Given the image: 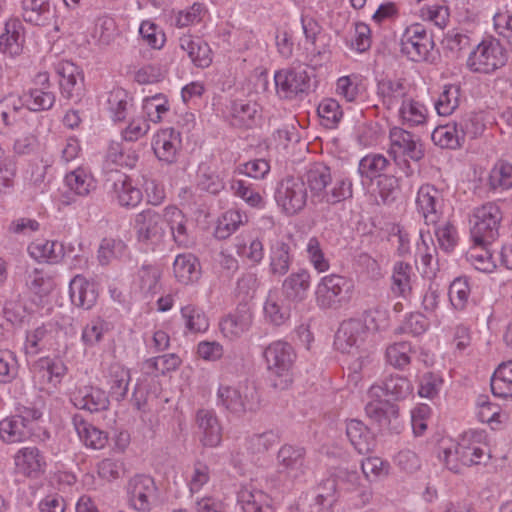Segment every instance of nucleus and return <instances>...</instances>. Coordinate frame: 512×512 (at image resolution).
Listing matches in <instances>:
<instances>
[{
	"mask_svg": "<svg viewBox=\"0 0 512 512\" xmlns=\"http://www.w3.org/2000/svg\"><path fill=\"white\" fill-rule=\"evenodd\" d=\"M413 268L410 264L398 262L395 264L392 275V289L395 293L405 295L411 290V275Z\"/></svg>",
	"mask_w": 512,
	"mask_h": 512,
	"instance_id": "55",
	"label": "nucleus"
},
{
	"mask_svg": "<svg viewBox=\"0 0 512 512\" xmlns=\"http://www.w3.org/2000/svg\"><path fill=\"white\" fill-rule=\"evenodd\" d=\"M28 253L35 260L58 262L62 257V245L55 241L37 240L28 246Z\"/></svg>",
	"mask_w": 512,
	"mask_h": 512,
	"instance_id": "45",
	"label": "nucleus"
},
{
	"mask_svg": "<svg viewBox=\"0 0 512 512\" xmlns=\"http://www.w3.org/2000/svg\"><path fill=\"white\" fill-rule=\"evenodd\" d=\"M180 363L181 360L179 356L174 353H170L146 360L144 363V369L146 373L158 372L160 374H165L176 370Z\"/></svg>",
	"mask_w": 512,
	"mask_h": 512,
	"instance_id": "54",
	"label": "nucleus"
},
{
	"mask_svg": "<svg viewBox=\"0 0 512 512\" xmlns=\"http://www.w3.org/2000/svg\"><path fill=\"white\" fill-rule=\"evenodd\" d=\"M130 372L119 365L110 368L109 394L116 401H122L128 392Z\"/></svg>",
	"mask_w": 512,
	"mask_h": 512,
	"instance_id": "47",
	"label": "nucleus"
},
{
	"mask_svg": "<svg viewBox=\"0 0 512 512\" xmlns=\"http://www.w3.org/2000/svg\"><path fill=\"white\" fill-rule=\"evenodd\" d=\"M367 337L366 326L360 319L343 321L336 333L335 346L339 351L353 355L358 354L357 360L352 364L355 372L361 370L365 362L368 361V350L361 349Z\"/></svg>",
	"mask_w": 512,
	"mask_h": 512,
	"instance_id": "4",
	"label": "nucleus"
},
{
	"mask_svg": "<svg viewBox=\"0 0 512 512\" xmlns=\"http://www.w3.org/2000/svg\"><path fill=\"white\" fill-rule=\"evenodd\" d=\"M173 272L180 283H192L200 277L199 261L191 253L180 254L173 263Z\"/></svg>",
	"mask_w": 512,
	"mask_h": 512,
	"instance_id": "35",
	"label": "nucleus"
},
{
	"mask_svg": "<svg viewBox=\"0 0 512 512\" xmlns=\"http://www.w3.org/2000/svg\"><path fill=\"white\" fill-rule=\"evenodd\" d=\"M346 435L359 454L371 452L375 446V439L369 428L361 421L352 419L346 426Z\"/></svg>",
	"mask_w": 512,
	"mask_h": 512,
	"instance_id": "32",
	"label": "nucleus"
},
{
	"mask_svg": "<svg viewBox=\"0 0 512 512\" xmlns=\"http://www.w3.org/2000/svg\"><path fill=\"white\" fill-rule=\"evenodd\" d=\"M26 286L34 294L48 295L54 288L52 276L42 268H33L26 272Z\"/></svg>",
	"mask_w": 512,
	"mask_h": 512,
	"instance_id": "46",
	"label": "nucleus"
},
{
	"mask_svg": "<svg viewBox=\"0 0 512 512\" xmlns=\"http://www.w3.org/2000/svg\"><path fill=\"white\" fill-rule=\"evenodd\" d=\"M71 399L75 407L92 413L106 410L109 406V398L105 391L93 386L79 388L72 394Z\"/></svg>",
	"mask_w": 512,
	"mask_h": 512,
	"instance_id": "27",
	"label": "nucleus"
},
{
	"mask_svg": "<svg viewBox=\"0 0 512 512\" xmlns=\"http://www.w3.org/2000/svg\"><path fill=\"white\" fill-rule=\"evenodd\" d=\"M181 140L179 133L174 129L159 131L153 140L152 147L156 157L167 164L176 162Z\"/></svg>",
	"mask_w": 512,
	"mask_h": 512,
	"instance_id": "23",
	"label": "nucleus"
},
{
	"mask_svg": "<svg viewBox=\"0 0 512 512\" xmlns=\"http://www.w3.org/2000/svg\"><path fill=\"white\" fill-rule=\"evenodd\" d=\"M416 206L425 223L427 225H435L441 215V192L433 185H422L417 192Z\"/></svg>",
	"mask_w": 512,
	"mask_h": 512,
	"instance_id": "18",
	"label": "nucleus"
},
{
	"mask_svg": "<svg viewBox=\"0 0 512 512\" xmlns=\"http://www.w3.org/2000/svg\"><path fill=\"white\" fill-rule=\"evenodd\" d=\"M68 189L77 196H87L96 188L93 177L82 168H77L65 176Z\"/></svg>",
	"mask_w": 512,
	"mask_h": 512,
	"instance_id": "41",
	"label": "nucleus"
},
{
	"mask_svg": "<svg viewBox=\"0 0 512 512\" xmlns=\"http://www.w3.org/2000/svg\"><path fill=\"white\" fill-rule=\"evenodd\" d=\"M482 434L466 432L461 440L455 444L442 446L439 458L452 472L459 473L463 466L478 465L490 457L485 444H481Z\"/></svg>",
	"mask_w": 512,
	"mask_h": 512,
	"instance_id": "3",
	"label": "nucleus"
},
{
	"mask_svg": "<svg viewBox=\"0 0 512 512\" xmlns=\"http://www.w3.org/2000/svg\"><path fill=\"white\" fill-rule=\"evenodd\" d=\"M502 213L499 207L488 202L475 208L471 219V237L477 244L493 243L499 236Z\"/></svg>",
	"mask_w": 512,
	"mask_h": 512,
	"instance_id": "8",
	"label": "nucleus"
},
{
	"mask_svg": "<svg viewBox=\"0 0 512 512\" xmlns=\"http://www.w3.org/2000/svg\"><path fill=\"white\" fill-rule=\"evenodd\" d=\"M196 424L201 433L200 441L206 447H216L222 441V426L211 409H199L196 413Z\"/></svg>",
	"mask_w": 512,
	"mask_h": 512,
	"instance_id": "20",
	"label": "nucleus"
},
{
	"mask_svg": "<svg viewBox=\"0 0 512 512\" xmlns=\"http://www.w3.org/2000/svg\"><path fill=\"white\" fill-rule=\"evenodd\" d=\"M35 84L39 87L30 88L20 96L22 105L29 111L49 110L55 103V94L52 91L47 73H38L35 77Z\"/></svg>",
	"mask_w": 512,
	"mask_h": 512,
	"instance_id": "15",
	"label": "nucleus"
},
{
	"mask_svg": "<svg viewBox=\"0 0 512 512\" xmlns=\"http://www.w3.org/2000/svg\"><path fill=\"white\" fill-rule=\"evenodd\" d=\"M179 42L181 49L187 52L189 58L197 67L205 68L211 64V49L203 40L192 36H183L179 39Z\"/></svg>",
	"mask_w": 512,
	"mask_h": 512,
	"instance_id": "34",
	"label": "nucleus"
},
{
	"mask_svg": "<svg viewBox=\"0 0 512 512\" xmlns=\"http://www.w3.org/2000/svg\"><path fill=\"white\" fill-rule=\"evenodd\" d=\"M20 23L16 20L5 24V32L0 35V51L10 56L19 55L22 51Z\"/></svg>",
	"mask_w": 512,
	"mask_h": 512,
	"instance_id": "44",
	"label": "nucleus"
},
{
	"mask_svg": "<svg viewBox=\"0 0 512 512\" xmlns=\"http://www.w3.org/2000/svg\"><path fill=\"white\" fill-rule=\"evenodd\" d=\"M127 246L120 239L104 238L101 240L97 258L101 265H108L124 256Z\"/></svg>",
	"mask_w": 512,
	"mask_h": 512,
	"instance_id": "49",
	"label": "nucleus"
},
{
	"mask_svg": "<svg viewBox=\"0 0 512 512\" xmlns=\"http://www.w3.org/2000/svg\"><path fill=\"white\" fill-rule=\"evenodd\" d=\"M181 315L185 320V327L191 333H202L208 330L209 320L204 311L189 304L181 308Z\"/></svg>",
	"mask_w": 512,
	"mask_h": 512,
	"instance_id": "50",
	"label": "nucleus"
},
{
	"mask_svg": "<svg viewBox=\"0 0 512 512\" xmlns=\"http://www.w3.org/2000/svg\"><path fill=\"white\" fill-rule=\"evenodd\" d=\"M389 153L394 158L403 156L413 161H420L424 157V149L419 136L400 127H393L389 132Z\"/></svg>",
	"mask_w": 512,
	"mask_h": 512,
	"instance_id": "13",
	"label": "nucleus"
},
{
	"mask_svg": "<svg viewBox=\"0 0 512 512\" xmlns=\"http://www.w3.org/2000/svg\"><path fill=\"white\" fill-rule=\"evenodd\" d=\"M306 183L300 177L287 176L277 185L275 200L282 211L289 216L302 211L307 203Z\"/></svg>",
	"mask_w": 512,
	"mask_h": 512,
	"instance_id": "9",
	"label": "nucleus"
},
{
	"mask_svg": "<svg viewBox=\"0 0 512 512\" xmlns=\"http://www.w3.org/2000/svg\"><path fill=\"white\" fill-rule=\"evenodd\" d=\"M264 357L268 370L275 376L273 386L280 390L288 388L292 382L290 372L296 359L293 347L285 341H274L266 347Z\"/></svg>",
	"mask_w": 512,
	"mask_h": 512,
	"instance_id": "5",
	"label": "nucleus"
},
{
	"mask_svg": "<svg viewBox=\"0 0 512 512\" xmlns=\"http://www.w3.org/2000/svg\"><path fill=\"white\" fill-rule=\"evenodd\" d=\"M28 434L22 417L5 418L0 422V438L8 444L25 440Z\"/></svg>",
	"mask_w": 512,
	"mask_h": 512,
	"instance_id": "43",
	"label": "nucleus"
},
{
	"mask_svg": "<svg viewBox=\"0 0 512 512\" xmlns=\"http://www.w3.org/2000/svg\"><path fill=\"white\" fill-rule=\"evenodd\" d=\"M319 493L315 497V512H328L336 500L339 490L338 482L334 477L324 480L319 485Z\"/></svg>",
	"mask_w": 512,
	"mask_h": 512,
	"instance_id": "52",
	"label": "nucleus"
},
{
	"mask_svg": "<svg viewBox=\"0 0 512 512\" xmlns=\"http://www.w3.org/2000/svg\"><path fill=\"white\" fill-rule=\"evenodd\" d=\"M109 324L102 318H93L82 331V341L87 346H94L99 343L104 332L108 331Z\"/></svg>",
	"mask_w": 512,
	"mask_h": 512,
	"instance_id": "63",
	"label": "nucleus"
},
{
	"mask_svg": "<svg viewBox=\"0 0 512 512\" xmlns=\"http://www.w3.org/2000/svg\"><path fill=\"white\" fill-rule=\"evenodd\" d=\"M459 105V88L454 85H448L444 87V90L440 94L438 100L435 103V109L441 116H448Z\"/></svg>",
	"mask_w": 512,
	"mask_h": 512,
	"instance_id": "56",
	"label": "nucleus"
},
{
	"mask_svg": "<svg viewBox=\"0 0 512 512\" xmlns=\"http://www.w3.org/2000/svg\"><path fill=\"white\" fill-rule=\"evenodd\" d=\"M491 244H477L474 242L473 247L466 254L467 260L479 271L492 272L496 267L492 253L488 248Z\"/></svg>",
	"mask_w": 512,
	"mask_h": 512,
	"instance_id": "48",
	"label": "nucleus"
},
{
	"mask_svg": "<svg viewBox=\"0 0 512 512\" xmlns=\"http://www.w3.org/2000/svg\"><path fill=\"white\" fill-rule=\"evenodd\" d=\"M306 253L309 262L317 272L323 273L329 270V260L325 257L320 242L317 238L312 237L308 240L306 245Z\"/></svg>",
	"mask_w": 512,
	"mask_h": 512,
	"instance_id": "60",
	"label": "nucleus"
},
{
	"mask_svg": "<svg viewBox=\"0 0 512 512\" xmlns=\"http://www.w3.org/2000/svg\"><path fill=\"white\" fill-rule=\"evenodd\" d=\"M231 190L251 207H261L264 204L262 196L242 180H233Z\"/></svg>",
	"mask_w": 512,
	"mask_h": 512,
	"instance_id": "64",
	"label": "nucleus"
},
{
	"mask_svg": "<svg viewBox=\"0 0 512 512\" xmlns=\"http://www.w3.org/2000/svg\"><path fill=\"white\" fill-rule=\"evenodd\" d=\"M14 464L18 473L36 478L44 472L45 459L37 447H24L14 455Z\"/></svg>",
	"mask_w": 512,
	"mask_h": 512,
	"instance_id": "24",
	"label": "nucleus"
},
{
	"mask_svg": "<svg viewBox=\"0 0 512 512\" xmlns=\"http://www.w3.org/2000/svg\"><path fill=\"white\" fill-rule=\"evenodd\" d=\"M53 331L46 325H41L27 332L25 351L29 355H37L50 349L53 344Z\"/></svg>",
	"mask_w": 512,
	"mask_h": 512,
	"instance_id": "38",
	"label": "nucleus"
},
{
	"mask_svg": "<svg viewBox=\"0 0 512 512\" xmlns=\"http://www.w3.org/2000/svg\"><path fill=\"white\" fill-rule=\"evenodd\" d=\"M470 295V287L466 278H456L449 287V299L457 310L465 308Z\"/></svg>",
	"mask_w": 512,
	"mask_h": 512,
	"instance_id": "62",
	"label": "nucleus"
},
{
	"mask_svg": "<svg viewBox=\"0 0 512 512\" xmlns=\"http://www.w3.org/2000/svg\"><path fill=\"white\" fill-rule=\"evenodd\" d=\"M507 56L496 40H483L470 53L467 66L473 72L490 73L505 65Z\"/></svg>",
	"mask_w": 512,
	"mask_h": 512,
	"instance_id": "10",
	"label": "nucleus"
},
{
	"mask_svg": "<svg viewBox=\"0 0 512 512\" xmlns=\"http://www.w3.org/2000/svg\"><path fill=\"white\" fill-rule=\"evenodd\" d=\"M188 219L176 206H167L159 213L155 209H145L135 216L134 229L139 242L160 243L169 228L173 241L180 247H190L194 239L187 227Z\"/></svg>",
	"mask_w": 512,
	"mask_h": 512,
	"instance_id": "1",
	"label": "nucleus"
},
{
	"mask_svg": "<svg viewBox=\"0 0 512 512\" xmlns=\"http://www.w3.org/2000/svg\"><path fill=\"white\" fill-rule=\"evenodd\" d=\"M307 185L311 199L316 204L335 205L352 197V182L346 177H339L333 183L331 169L323 163L313 164L306 173Z\"/></svg>",
	"mask_w": 512,
	"mask_h": 512,
	"instance_id": "2",
	"label": "nucleus"
},
{
	"mask_svg": "<svg viewBox=\"0 0 512 512\" xmlns=\"http://www.w3.org/2000/svg\"><path fill=\"white\" fill-rule=\"evenodd\" d=\"M126 489L130 505L139 512L149 511L157 498L156 484L148 475H135L128 481Z\"/></svg>",
	"mask_w": 512,
	"mask_h": 512,
	"instance_id": "12",
	"label": "nucleus"
},
{
	"mask_svg": "<svg viewBox=\"0 0 512 512\" xmlns=\"http://www.w3.org/2000/svg\"><path fill=\"white\" fill-rule=\"evenodd\" d=\"M66 370L62 361L47 357L37 360L31 369L34 383L40 390L55 388L61 382Z\"/></svg>",
	"mask_w": 512,
	"mask_h": 512,
	"instance_id": "16",
	"label": "nucleus"
},
{
	"mask_svg": "<svg viewBox=\"0 0 512 512\" xmlns=\"http://www.w3.org/2000/svg\"><path fill=\"white\" fill-rule=\"evenodd\" d=\"M292 239L289 236L276 237L269 244V272L273 276H284L293 262Z\"/></svg>",
	"mask_w": 512,
	"mask_h": 512,
	"instance_id": "17",
	"label": "nucleus"
},
{
	"mask_svg": "<svg viewBox=\"0 0 512 512\" xmlns=\"http://www.w3.org/2000/svg\"><path fill=\"white\" fill-rule=\"evenodd\" d=\"M265 319L276 326L284 324L290 317V308L284 304V299L276 292L270 291L264 303Z\"/></svg>",
	"mask_w": 512,
	"mask_h": 512,
	"instance_id": "37",
	"label": "nucleus"
},
{
	"mask_svg": "<svg viewBox=\"0 0 512 512\" xmlns=\"http://www.w3.org/2000/svg\"><path fill=\"white\" fill-rule=\"evenodd\" d=\"M489 185L494 190L511 188L512 165L506 162L497 163L490 172Z\"/></svg>",
	"mask_w": 512,
	"mask_h": 512,
	"instance_id": "57",
	"label": "nucleus"
},
{
	"mask_svg": "<svg viewBox=\"0 0 512 512\" xmlns=\"http://www.w3.org/2000/svg\"><path fill=\"white\" fill-rule=\"evenodd\" d=\"M73 423L80 440L92 449H102L108 442L106 433L86 422L79 416H74Z\"/></svg>",
	"mask_w": 512,
	"mask_h": 512,
	"instance_id": "36",
	"label": "nucleus"
},
{
	"mask_svg": "<svg viewBox=\"0 0 512 512\" xmlns=\"http://www.w3.org/2000/svg\"><path fill=\"white\" fill-rule=\"evenodd\" d=\"M449 16V9L443 4L425 5L420 9V17L440 29L446 27Z\"/></svg>",
	"mask_w": 512,
	"mask_h": 512,
	"instance_id": "59",
	"label": "nucleus"
},
{
	"mask_svg": "<svg viewBox=\"0 0 512 512\" xmlns=\"http://www.w3.org/2000/svg\"><path fill=\"white\" fill-rule=\"evenodd\" d=\"M409 86L402 78H384L377 84V94L387 109L396 107L407 99Z\"/></svg>",
	"mask_w": 512,
	"mask_h": 512,
	"instance_id": "26",
	"label": "nucleus"
},
{
	"mask_svg": "<svg viewBox=\"0 0 512 512\" xmlns=\"http://www.w3.org/2000/svg\"><path fill=\"white\" fill-rule=\"evenodd\" d=\"M22 16L34 25L45 24L51 16L50 0H22Z\"/></svg>",
	"mask_w": 512,
	"mask_h": 512,
	"instance_id": "40",
	"label": "nucleus"
},
{
	"mask_svg": "<svg viewBox=\"0 0 512 512\" xmlns=\"http://www.w3.org/2000/svg\"><path fill=\"white\" fill-rule=\"evenodd\" d=\"M310 281V273L305 269L291 273L282 283L285 299L297 303L303 301L310 288Z\"/></svg>",
	"mask_w": 512,
	"mask_h": 512,
	"instance_id": "29",
	"label": "nucleus"
},
{
	"mask_svg": "<svg viewBox=\"0 0 512 512\" xmlns=\"http://www.w3.org/2000/svg\"><path fill=\"white\" fill-rule=\"evenodd\" d=\"M252 312L247 304H239L233 314L228 315L220 322L223 335L229 339L239 338L252 323Z\"/></svg>",
	"mask_w": 512,
	"mask_h": 512,
	"instance_id": "25",
	"label": "nucleus"
},
{
	"mask_svg": "<svg viewBox=\"0 0 512 512\" xmlns=\"http://www.w3.org/2000/svg\"><path fill=\"white\" fill-rule=\"evenodd\" d=\"M113 197L120 206L134 208L140 204L143 195L128 176L121 175L113 183Z\"/></svg>",
	"mask_w": 512,
	"mask_h": 512,
	"instance_id": "33",
	"label": "nucleus"
},
{
	"mask_svg": "<svg viewBox=\"0 0 512 512\" xmlns=\"http://www.w3.org/2000/svg\"><path fill=\"white\" fill-rule=\"evenodd\" d=\"M38 120L24 116L15 130L13 152L16 155H29L36 151L39 141L37 135Z\"/></svg>",
	"mask_w": 512,
	"mask_h": 512,
	"instance_id": "19",
	"label": "nucleus"
},
{
	"mask_svg": "<svg viewBox=\"0 0 512 512\" xmlns=\"http://www.w3.org/2000/svg\"><path fill=\"white\" fill-rule=\"evenodd\" d=\"M389 160L381 154H370L360 160L359 173L366 178H375L382 175L387 169Z\"/></svg>",
	"mask_w": 512,
	"mask_h": 512,
	"instance_id": "53",
	"label": "nucleus"
},
{
	"mask_svg": "<svg viewBox=\"0 0 512 512\" xmlns=\"http://www.w3.org/2000/svg\"><path fill=\"white\" fill-rule=\"evenodd\" d=\"M305 455L303 447L284 445L277 454L278 466L288 476L297 478L305 472Z\"/></svg>",
	"mask_w": 512,
	"mask_h": 512,
	"instance_id": "22",
	"label": "nucleus"
},
{
	"mask_svg": "<svg viewBox=\"0 0 512 512\" xmlns=\"http://www.w3.org/2000/svg\"><path fill=\"white\" fill-rule=\"evenodd\" d=\"M317 112L327 127H334L343 116L340 104L332 98L322 100L318 105Z\"/></svg>",
	"mask_w": 512,
	"mask_h": 512,
	"instance_id": "61",
	"label": "nucleus"
},
{
	"mask_svg": "<svg viewBox=\"0 0 512 512\" xmlns=\"http://www.w3.org/2000/svg\"><path fill=\"white\" fill-rule=\"evenodd\" d=\"M433 47L432 37L420 23L408 26L400 39L401 53L413 62L427 60Z\"/></svg>",
	"mask_w": 512,
	"mask_h": 512,
	"instance_id": "11",
	"label": "nucleus"
},
{
	"mask_svg": "<svg viewBox=\"0 0 512 512\" xmlns=\"http://www.w3.org/2000/svg\"><path fill=\"white\" fill-rule=\"evenodd\" d=\"M412 353L411 344L402 341L394 343L387 347L386 358L387 361L396 368H403L410 363V355Z\"/></svg>",
	"mask_w": 512,
	"mask_h": 512,
	"instance_id": "58",
	"label": "nucleus"
},
{
	"mask_svg": "<svg viewBox=\"0 0 512 512\" xmlns=\"http://www.w3.org/2000/svg\"><path fill=\"white\" fill-rule=\"evenodd\" d=\"M399 115L404 125L415 127L426 123L427 109L422 103L407 98L399 108Z\"/></svg>",
	"mask_w": 512,
	"mask_h": 512,
	"instance_id": "42",
	"label": "nucleus"
},
{
	"mask_svg": "<svg viewBox=\"0 0 512 512\" xmlns=\"http://www.w3.org/2000/svg\"><path fill=\"white\" fill-rule=\"evenodd\" d=\"M468 134V121L448 123L437 127L432 133V140L441 148L457 149L461 147Z\"/></svg>",
	"mask_w": 512,
	"mask_h": 512,
	"instance_id": "21",
	"label": "nucleus"
},
{
	"mask_svg": "<svg viewBox=\"0 0 512 512\" xmlns=\"http://www.w3.org/2000/svg\"><path fill=\"white\" fill-rule=\"evenodd\" d=\"M69 293L72 303L83 309H90L94 306L98 297L95 285L80 275L71 280Z\"/></svg>",
	"mask_w": 512,
	"mask_h": 512,
	"instance_id": "30",
	"label": "nucleus"
},
{
	"mask_svg": "<svg viewBox=\"0 0 512 512\" xmlns=\"http://www.w3.org/2000/svg\"><path fill=\"white\" fill-rule=\"evenodd\" d=\"M353 288L352 280L337 274L327 275L317 284L316 303L321 309H336L350 300Z\"/></svg>",
	"mask_w": 512,
	"mask_h": 512,
	"instance_id": "7",
	"label": "nucleus"
},
{
	"mask_svg": "<svg viewBox=\"0 0 512 512\" xmlns=\"http://www.w3.org/2000/svg\"><path fill=\"white\" fill-rule=\"evenodd\" d=\"M248 221L246 214L238 210H229L224 213L215 230V235L218 239H226L233 232H235L240 225Z\"/></svg>",
	"mask_w": 512,
	"mask_h": 512,
	"instance_id": "51",
	"label": "nucleus"
},
{
	"mask_svg": "<svg viewBox=\"0 0 512 512\" xmlns=\"http://www.w3.org/2000/svg\"><path fill=\"white\" fill-rule=\"evenodd\" d=\"M217 399L219 405L238 417L259 408V397L255 387L246 383L237 386L220 385Z\"/></svg>",
	"mask_w": 512,
	"mask_h": 512,
	"instance_id": "6",
	"label": "nucleus"
},
{
	"mask_svg": "<svg viewBox=\"0 0 512 512\" xmlns=\"http://www.w3.org/2000/svg\"><path fill=\"white\" fill-rule=\"evenodd\" d=\"M370 401L365 406L368 417L380 425H387L391 418L398 416V407L389 400H382L381 397H369Z\"/></svg>",
	"mask_w": 512,
	"mask_h": 512,
	"instance_id": "39",
	"label": "nucleus"
},
{
	"mask_svg": "<svg viewBox=\"0 0 512 512\" xmlns=\"http://www.w3.org/2000/svg\"><path fill=\"white\" fill-rule=\"evenodd\" d=\"M274 80L277 93L283 98H293L310 89V77L301 67L277 71Z\"/></svg>",
	"mask_w": 512,
	"mask_h": 512,
	"instance_id": "14",
	"label": "nucleus"
},
{
	"mask_svg": "<svg viewBox=\"0 0 512 512\" xmlns=\"http://www.w3.org/2000/svg\"><path fill=\"white\" fill-rule=\"evenodd\" d=\"M410 381L400 375H391L382 385H373L368 391L369 397L389 396L393 400L405 399L412 393Z\"/></svg>",
	"mask_w": 512,
	"mask_h": 512,
	"instance_id": "28",
	"label": "nucleus"
},
{
	"mask_svg": "<svg viewBox=\"0 0 512 512\" xmlns=\"http://www.w3.org/2000/svg\"><path fill=\"white\" fill-rule=\"evenodd\" d=\"M243 512H272L269 496L252 486H243L237 494Z\"/></svg>",
	"mask_w": 512,
	"mask_h": 512,
	"instance_id": "31",
	"label": "nucleus"
}]
</instances>
